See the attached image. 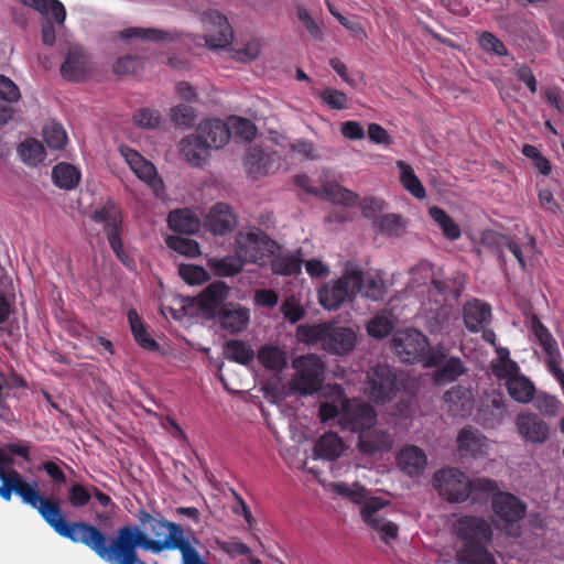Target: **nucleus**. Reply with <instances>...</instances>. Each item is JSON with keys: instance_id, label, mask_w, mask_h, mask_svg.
I'll return each mask as SVG.
<instances>
[{"instance_id": "obj_14", "label": "nucleus", "mask_w": 564, "mask_h": 564, "mask_svg": "<svg viewBox=\"0 0 564 564\" xmlns=\"http://www.w3.org/2000/svg\"><path fill=\"white\" fill-rule=\"evenodd\" d=\"M93 219L97 223H105V231L111 249L117 257L124 262L127 254L122 249L121 235V215L113 203L106 204L102 208L96 210Z\"/></svg>"}, {"instance_id": "obj_11", "label": "nucleus", "mask_w": 564, "mask_h": 564, "mask_svg": "<svg viewBox=\"0 0 564 564\" xmlns=\"http://www.w3.org/2000/svg\"><path fill=\"white\" fill-rule=\"evenodd\" d=\"M205 34L203 39L210 50L225 48L234 41V31L227 18L216 10H207L200 14Z\"/></svg>"}, {"instance_id": "obj_40", "label": "nucleus", "mask_w": 564, "mask_h": 564, "mask_svg": "<svg viewBox=\"0 0 564 564\" xmlns=\"http://www.w3.org/2000/svg\"><path fill=\"white\" fill-rule=\"evenodd\" d=\"M134 341L144 350L160 352L161 346L143 324V319H129Z\"/></svg>"}, {"instance_id": "obj_18", "label": "nucleus", "mask_w": 564, "mask_h": 564, "mask_svg": "<svg viewBox=\"0 0 564 564\" xmlns=\"http://www.w3.org/2000/svg\"><path fill=\"white\" fill-rule=\"evenodd\" d=\"M195 134L210 149H221L230 139V129L220 119H206L196 127Z\"/></svg>"}, {"instance_id": "obj_62", "label": "nucleus", "mask_w": 564, "mask_h": 564, "mask_svg": "<svg viewBox=\"0 0 564 564\" xmlns=\"http://www.w3.org/2000/svg\"><path fill=\"white\" fill-rule=\"evenodd\" d=\"M321 99L333 109L341 110L347 107L348 98L345 93L326 88L319 95Z\"/></svg>"}, {"instance_id": "obj_31", "label": "nucleus", "mask_w": 564, "mask_h": 564, "mask_svg": "<svg viewBox=\"0 0 564 564\" xmlns=\"http://www.w3.org/2000/svg\"><path fill=\"white\" fill-rule=\"evenodd\" d=\"M344 449L341 438L334 432L322 435L314 445V454L327 460L337 459Z\"/></svg>"}, {"instance_id": "obj_58", "label": "nucleus", "mask_w": 564, "mask_h": 564, "mask_svg": "<svg viewBox=\"0 0 564 564\" xmlns=\"http://www.w3.org/2000/svg\"><path fill=\"white\" fill-rule=\"evenodd\" d=\"M447 355L448 349L442 345L429 349L426 347L420 362L426 368L441 367L445 362Z\"/></svg>"}, {"instance_id": "obj_20", "label": "nucleus", "mask_w": 564, "mask_h": 564, "mask_svg": "<svg viewBox=\"0 0 564 564\" xmlns=\"http://www.w3.org/2000/svg\"><path fill=\"white\" fill-rule=\"evenodd\" d=\"M473 392L467 387L456 384L444 394L447 412L454 417H465L473 409Z\"/></svg>"}, {"instance_id": "obj_6", "label": "nucleus", "mask_w": 564, "mask_h": 564, "mask_svg": "<svg viewBox=\"0 0 564 564\" xmlns=\"http://www.w3.org/2000/svg\"><path fill=\"white\" fill-rule=\"evenodd\" d=\"M491 508L497 529L505 531L509 536H519L521 534V521L525 517L527 505L517 496L498 491L492 496Z\"/></svg>"}, {"instance_id": "obj_61", "label": "nucleus", "mask_w": 564, "mask_h": 564, "mask_svg": "<svg viewBox=\"0 0 564 564\" xmlns=\"http://www.w3.org/2000/svg\"><path fill=\"white\" fill-rule=\"evenodd\" d=\"M394 329L393 319H368L367 332L373 338H383Z\"/></svg>"}, {"instance_id": "obj_26", "label": "nucleus", "mask_w": 564, "mask_h": 564, "mask_svg": "<svg viewBox=\"0 0 564 564\" xmlns=\"http://www.w3.org/2000/svg\"><path fill=\"white\" fill-rule=\"evenodd\" d=\"M532 332L547 356V368L560 365L562 362V355L557 343L550 330L541 323V319H532Z\"/></svg>"}, {"instance_id": "obj_23", "label": "nucleus", "mask_w": 564, "mask_h": 564, "mask_svg": "<svg viewBox=\"0 0 564 564\" xmlns=\"http://www.w3.org/2000/svg\"><path fill=\"white\" fill-rule=\"evenodd\" d=\"M397 459L400 469L410 477L420 476L425 469L426 455L415 445L403 447Z\"/></svg>"}, {"instance_id": "obj_42", "label": "nucleus", "mask_w": 564, "mask_h": 564, "mask_svg": "<svg viewBox=\"0 0 564 564\" xmlns=\"http://www.w3.org/2000/svg\"><path fill=\"white\" fill-rule=\"evenodd\" d=\"M397 166L400 170V182L406 191H409L416 198L425 197V189L415 176L413 169L403 161H398Z\"/></svg>"}, {"instance_id": "obj_13", "label": "nucleus", "mask_w": 564, "mask_h": 564, "mask_svg": "<svg viewBox=\"0 0 564 564\" xmlns=\"http://www.w3.org/2000/svg\"><path fill=\"white\" fill-rule=\"evenodd\" d=\"M429 346L426 336L414 328L398 330L391 339V348L402 361L414 364L422 360Z\"/></svg>"}, {"instance_id": "obj_15", "label": "nucleus", "mask_w": 564, "mask_h": 564, "mask_svg": "<svg viewBox=\"0 0 564 564\" xmlns=\"http://www.w3.org/2000/svg\"><path fill=\"white\" fill-rule=\"evenodd\" d=\"M120 153L138 178L151 186L155 193L163 188V182L158 177L155 166L150 161L129 147H120Z\"/></svg>"}, {"instance_id": "obj_34", "label": "nucleus", "mask_w": 564, "mask_h": 564, "mask_svg": "<svg viewBox=\"0 0 564 564\" xmlns=\"http://www.w3.org/2000/svg\"><path fill=\"white\" fill-rule=\"evenodd\" d=\"M406 220L399 214H381L373 220V226L388 237H401L406 231Z\"/></svg>"}, {"instance_id": "obj_59", "label": "nucleus", "mask_w": 564, "mask_h": 564, "mask_svg": "<svg viewBox=\"0 0 564 564\" xmlns=\"http://www.w3.org/2000/svg\"><path fill=\"white\" fill-rule=\"evenodd\" d=\"M490 315V305L478 299H471L463 306V317H489Z\"/></svg>"}, {"instance_id": "obj_45", "label": "nucleus", "mask_w": 564, "mask_h": 564, "mask_svg": "<svg viewBox=\"0 0 564 564\" xmlns=\"http://www.w3.org/2000/svg\"><path fill=\"white\" fill-rule=\"evenodd\" d=\"M18 152L22 160L30 165H36L45 159L43 144L33 138L26 139L22 142L19 145Z\"/></svg>"}, {"instance_id": "obj_2", "label": "nucleus", "mask_w": 564, "mask_h": 564, "mask_svg": "<svg viewBox=\"0 0 564 564\" xmlns=\"http://www.w3.org/2000/svg\"><path fill=\"white\" fill-rule=\"evenodd\" d=\"M0 497L4 501H11L12 495L15 494L22 502L35 509L57 534L74 542L78 522H66L59 502L41 495L35 480L26 481L13 467L0 468Z\"/></svg>"}, {"instance_id": "obj_41", "label": "nucleus", "mask_w": 564, "mask_h": 564, "mask_svg": "<svg viewBox=\"0 0 564 564\" xmlns=\"http://www.w3.org/2000/svg\"><path fill=\"white\" fill-rule=\"evenodd\" d=\"M429 215L441 227L446 238L456 240L460 237L459 226L444 209L437 206H432L429 208Z\"/></svg>"}, {"instance_id": "obj_33", "label": "nucleus", "mask_w": 564, "mask_h": 564, "mask_svg": "<svg viewBox=\"0 0 564 564\" xmlns=\"http://www.w3.org/2000/svg\"><path fill=\"white\" fill-rule=\"evenodd\" d=\"M270 162L271 155L264 153L261 149L253 147L248 150L243 160V165L247 173L252 178H258L268 174Z\"/></svg>"}, {"instance_id": "obj_27", "label": "nucleus", "mask_w": 564, "mask_h": 564, "mask_svg": "<svg viewBox=\"0 0 564 564\" xmlns=\"http://www.w3.org/2000/svg\"><path fill=\"white\" fill-rule=\"evenodd\" d=\"M506 415V403L501 394H496L488 402L481 405L478 411L477 419L485 427L494 429L505 421Z\"/></svg>"}, {"instance_id": "obj_29", "label": "nucleus", "mask_w": 564, "mask_h": 564, "mask_svg": "<svg viewBox=\"0 0 564 564\" xmlns=\"http://www.w3.org/2000/svg\"><path fill=\"white\" fill-rule=\"evenodd\" d=\"M497 358L489 362L490 372L498 380H509L520 372V366L510 358V351L507 347H496Z\"/></svg>"}, {"instance_id": "obj_3", "label": "nucleus", "mask_w": 564, "mask_h": 564, "mask_svg": "<svg viewBox=\"0 0 564 564\" xmlns=\"http://www.w3.org/2000/svg\"><path fill=\"white\" fill-rule=\"evenodd\" d=\"M453 531L463 543L457 557L462 564H496L489 551L494 531L482 517L463 516L453 523Z\"/></svg>"}, {"instance_id": "obj_37", "label": "nucleus", "mask_w": 564, "mask_h": 564, "mask_svg": "<svg viewBox=\"0 0 564 564\" xmlns=\"http://www.w3.org/2000/svg\"><path fill=\"white\" fill-rule=\"evenodd\" d=\"M225 358L248 366L253 361L254 351L249 344L239 339L227 340L224 345Z\"/></svg>"}, {"instance_id": "obj_21", "label": "nucleus", "mask_w": 564, "mask_h": 564, "mask_svg": "<svg viewBox=\"0 0 564 564\" xmlns=\"http://www.w3.org/2000/svg\"><path fill=\"white\" fill-rule=\"evenodd\" d=\"M355 344L356 334L351 329L336 328L328 324L322 348L328 352L344 355L352 350Z\"/></svg>"}, {"instance_id": "obj_56", "label": "nucleus", "mask_w": 564, "mask_h": 564, "mask_svg": "<svg viewBox=\"0 0 564 564\" xmlns=\"http://www.w3.org/2000/svg\"><path fill=\"white\" fill-rule=\"evenodd\" d=\"M245 263L248 262L245 261L237 253L235 257H225L224 259L213 261V265L216 269V271L221 275L228 276L239 273Z\"/></svg>"}, {"instance_id": "obj_51", "label": "nucleus", "mask_w": 564, "mask_h": 564, "mask_svg": "<svg viewBox=\"0 0 564 564\" xmlns=\"http://www.w3.org/2000/svg\"><path fill=\"white\" fill-rule=\"evenodd\" d=\"M328 324L322 325H301L296 329V337L299 341H302L307 345H316L319 344L323 347L324 337L326 334Z\"/></svg>"}, {"instance_id": "obj_39", "label": "nucleus", "mask_w": 564, "mask_h": 564, "mask_svg": "<svg viewBox=\"0 0 564 564\" xmlns=\"http://www.w3.org/2000/svg\"><path fill=\"white\" fill-rule=\"evenodd\" d=\"M54 183L64 189H72L76 187L80 181L79 171L72 164L59 163L53 169Z\"/></svg>"}, {"instance_id": "obj_57", "label": "nucleus", "mask_w": 564, "mask_h": 564, "mask_svg": "<svg viewBox=\"0 0 564 564\" xmlns=\"http://www.w3.org/2000/svg\"><path fill=\"white\" fill-rule=\"evenodd\" d=\"M67 498L74 508H83L87 506L91 499V486L85 487L82 484H73L68 488Z\"/></svg>"}, {"instance_id": "obj_24", "label": "nucleus", "mask_w": 564, "mask_h": 564, "mask_svg": "<svg viewBox=\"0 0 564 564\" xmlns=\"http://www.w3.org/2000/svg\"><path fill=\"white\" fill-rule=\"evenodd\" d=\"M393 441L388 432L366 431L359 434L357 447L362 454L386 453L392 448Z\"/></svg>"}, {"instance_id": "obj_49", "label": "nucleus", "mask_w": 564, "mask_h": 564, "mask_svg": "<svg viewBox=\"0 0 564 564\" xmlns=\"http://www.w3.org/2000/svg\"><path fill=\"white\" fill-rule=\"evenodd\" d=\"M120 37H139L151 41H173L174 35L171 32L158 29L130 28L120 32Z\"/></svg>"}, {"instance_id": "obj_64", "label": "nucleus", "mask_w": 564, "mask_h": 564, "mask_svg": "<svg viewBox=\"0 0 564 564\" xmlns=\"http://www.w3.org/2000/svg\"><path fill=\"white\" fill-rule=\"evenodd\" d=\"M178 271L181 276L189 284H199L208 278V273L197 265L182 264Z\"/></svg>"}, {"instance_id": "obj_53", "label": "nucleus", "mask_w": 564, "mask_h": 564, "mask_svg": "<svg viewBox=\"0 0 564 564\" xmlns=\"http://www.w3.org/2000/svg\"><path fill=\"white\" fill-rule=\"evenodd\" d=\"M170 118L175 126L189 128L196 120V111L192 106L180 104L170 109Z\"/></svg>"}, {"instance_id": "obj_63", "label": "nucleus", "mask_w": 564, "mask_h": 564, "mask_svg": "<svg viewBox=\"0 0 564 564\" xmlns=\"http://www.w3.org/2000/svg\"><path fill=\"white\" fill-rule=\"evenodd\" d=\"M232 130L235 137L240 138L246 142H250L257 134V127L250 120L245 118H237L234 121Z\"/></svg>"}, {"instance_id": "obj_7", "label": "nucleus", "mask_w": 564, "mask_h": 564, "mask_svg": "<svg viewBox=\"0 0 564 564\" xmlns=\"http://www.w3.org/2000/svg\"><path fill=\"white\" fill-rule=\"evenodd\" d=\"M278 250V243L257 227L236 235V252L249 263L263 264Z\"/></svg>"}, {"instance_id": "obj_19", "label": "nucleus", "mask_w": 564, "mask_h": 564, "mask_svg": "<svg viewBox=\"0 0 564 564\" xmlns=\"http://www.w3.org/2000/svg\"><path fill=\"white\" fill-rule=\"evenodd\" d=\"M487 437L471 425L464 426L456 438L457 449L462 456L478 457L487 449Z\"/></svg>"}, {"instance_id": "obj_35", "label": "nucleus", "mask_w": 564, "mask_h": 564, "mask_svg": "<svg viewBox=\"0 0 564 564\" xmlns=\"http://www.w3.org/2000/svg\"><path fill=\"white\" fill-rule=\"evenodd\" d=\"M466 371L467 368L464 366L459 357H451L434 371L433 381L437 386L454 382L460 376L465 375Z\"/></svg>"}, {"instance_id": "obj_22", "label": "nucleus", "mask_w": 564, "mask_h": 564, "mask_svg": "<svg viewBox=\"0 0 564 564\" xmlns=\"http://www.w3.org/2000/svg\"><path fill=\"white\" fill-rule=\"evenodd\" d=\"M236 226L237 217L225 203H217L207 216L206 227L216 235L232 231Z\"/></svg>"}, {"instance_id": "obj_25", "label": "nucleus", "mask_w": 564, "mask_h": 564, "mask_svg": "<svg viewBox=\"0 0 564 564\" xmlns=\"http://www.w3.org/2000/svg\"><path fill=\"white\" fill-rule=\"evenodd\" d=\"M311 194L323 199L344 206H352L357 203L359 196L343 187L337 182H324L318 189H308Z\"/></svg>"}, {"instance_id": "obj_52", "label": "nucleus", "mask_w": 564, "mask_h": 564, "mask_svg": "<svg viewBox=\"0 0 564 564\" xmlns=\"http://www.w3.org/2000/svg\"><path fill=\"white\" fill-rule=\"evenodd\" d=\"M359 292L372 301H381L386 295L387 288L380 276L364 275V283L361 285V291Z\"/></svg>"}, {"instance_id": "obj_36", "label": "nucleus", "mask_w": 564, "mask_h": 564, "mask_svg": "<svg viewBox=\"0 0 564 564\" xmlns=\"http://www.w3.org/2000/svg\"><path fill=\"white\" fill-rule=\"evenodd\" d=\"M227 294L228 286L224 282H214L200 293L198 306L208 312L214 311L224 303Z\"/></svg>"}, {"instance_id": "obj_48", "label": "nucleus", "mask_w": 564, "mask_h": 564, "mask_svg": "<svg viewBox=\"0 0 564 564\" xmlns=\"http://www.w3.org/2000/svg\"><path fill=\"white\" fill-rule=\"evenodd\" d=\"M534 408L542 414L549 417H554L561 410V401L557 397L549 394L544 391L535 392Z\"/></svg>"}, {"instance_id": "obj_5", "label": "nucleus", "mask_w": 564, "mask_h": 564, "mask_svg": "<svg viewBox=\"0 0 564 564\" xmlns=\"http://www.w3.org/2000/svg\"><path fill=\"white\" fill-rule=\"evenodd\" d=\"M364 271L348 262L340 278L326 283L318 292L319 303L327 310H337L346 301H351L361 291Z\"/></svg>"}, {"instance_id": "obj_55", "label": "nucleus", "mask_w": 564, "mask_h": 564, "mask_svg": "<svg viewBox=\"0 0 564 564\" xmlns=\"http://www.w3.org/2000/svg\"><path fill=\"white\" fill-rule=\"evenodd\" d=\"M166 243L171 249L186 257L193 258L200 253L197 241L189 238L171 236L166 238Z\"/></svg>"}, {"instance_id": "obj_10", "label": "nucleus", "mask_w": 564, "mask_h": 564, "mask_svg": "<svg viewBox=\"0 0 564 564\" xmlns=\"http://www.w3.org/2000/svg\"><path fill=\"white\" fill-rule=\"evenodd\" d=\"M376 419V411L370 404L347 398L341 401L338 425L343 431L364 433L375 425Z\"/></svg>"}, {"instance_id": "obj_8", "label": "nucleus", "mask_w": 564, "mask_h": 564, "mask_svg": "<svg viewBox=\"0 0 564 564\" xmlns=\"http://www.w3.org/2000/svg\"><path fill=\"white\" fill-rule=\"evenodd\" d=\"M433 482L438 495L448 502H465L469 498V478L457 468L437 470Z\"/></svg>"}, {"instance_id": "obj_44", "label": "nucleus", "mask_w": 564, "mask_h": 564, "mask_svg": "<svg viewBox=\"0 0 564 564\" xmlns=\"http://www.w3.org/2000/svg\"><path fill=\"white\" fill-rule=\"evenodd\" d=\"M387 506V501L378 497H370L360 509V517L362 521L373 529L382 522L383 518L379 512Z\"/></svg>"}, {"instance_id": "obj_16", "label": "nucleus", "mask_w": 564, "mask_h": 564, "mask_svg": "<svg viewBox=\"0 0 564 564\" xmlns=\"http://www.w3.org/2000/svg\"><path fill=\"white\" fill-rule=\"evenodd\" d=\"M518 433L528 442L545 443L550 437V426L536 413H519L516 419Z\"/></svg>"}, {"instance_id": "obj_50", "label": "nucleus", "mask_w": 564, "mask_h": 564, "mask_svg": "<svg viewBox=\"0 0 564 564\" xmlns=\"http://www.w3.org/2000/svg\"><path fill=\"white\" fill-rule=\"evenodd\" d=\"M216 544L220 551L230 557L246 556L252 564L260 563L259 560L250 557L251 549L246 543L241 542L238 538H232L228 541L217 540Z\"/></svg>"}, {"instance_id": "obj_12", "label": "nucleus", "mask_w": 564, "mask_h": 564, "mask_svg": "<svg viewBox=\"0 0 564 564\" xmlns=\"http://www.w3.org/2000/svg\"><path fill=\"white\" fill-rule=\"evenodd\" d=\"M398 390L397 375L389 366L378 365L368 371L366 391L373 402L390 401Z\"/></svg>"}, {"instance_id": "obj_28", "label": "nucleus", "mask_w": 564, "mask_h": 564, "mask_svg": "<svg viewBox=\"0 0 564 564\" xmlns=\"http://www.w3.org/2000/svg\"><path fill=\"white\" fill-rule=\"evenodd\" d=\"M178 150L183 159L194 167H199L206 162L209 151L195 133L184 137L180 141Z\"/></svg>"}, {"instance_id": "obj_54", "label": "nucleus", "mask_w": 564, "mask_h": 564, "mask_svg": "<svg viewBox=\"0 0 564 564\" xmlns=\"http://www.w3.org/2000/svg\"><path fill=\"white\" fill-rule=\"evenodd\" d=\"M43 137L47 147L54 150L62 149L67 141L65 130L56 122H51L44 127Z\"/></svg>"}, {"instance_id": "obj_38", "label": "nucleus", "mask_w": 564, "mask_h": 564, "mask_svg": "<svg viewBox=\"0 0 564 564\" xmlns=\"http://www.w3.org/2000/svg\"><path fill=\"white\" fill-rule=\"evenodd\" d=\"M258 360L264 368L273 371H282L288 364L285 351L272 345H265L258 351Z\"/></svg>"}, {"instance_id": "obj_4", "label": "nucleus", "mask_w": 564, "mask_h": 564, "mask_svg": "<svg viewBox=\"0 0 564 564\" xmlns=\"http://www.w3.org/2000/svg\"><path fill=\"white\" fill-rule=\"evenodd\" d=\"M465 275L455 273L445 279H433L427 301L423 303L425 314L434 317H448L453 314L457 300L465 288Z\"/></svg>"}, {"instance_id": "obj_1", "label": "nucleus", "mask_w": 564, "mask_h": 564, "mask_svg": "<svg viewBox=\"0 0 564 564\" xmlns=\"http://www.w3.org/2000/svg\"><path fill=\"white\" fill-rule=\"evenodd\" d=\"M138 520L140 527L127 524L117 530L113 538H108L97 527L78 521V530L74 543H82L90 549L102 561L124 557L135 561L138 549L159 554L165 550H178L182 564H191L200 554L192 545L198 543L192 529H185L180 523L164 519L160 513L151 514L144 509L139 510Z\"/></svg>"}, {"instance_id": "obj_32", "label": "nucleus", "mask_w": 564, "mask_h": 564, "mask_svg": "<svg viewBox=\"0 0 564 564\" xmlns=\"http://www.w3.org/2000/svg\"><path fill=\"white\" fill-rule=\"evenodd\" d=\"M167 223L173 231L191 235L198 231L199 219L189 209H176L169 214Z\"/></svg>"}, {"instance_id": "obj_60", "label": "nucleus", "mask_w": 564, "mask_h": 564, "mask_svg": "<svg viewBox=\"0 0 564 564\" xmlns=\"http://www.w3.org/2000/svg\"><path fill=\"white\" fill-rule=\"evenodd\" d=\"M133 121L137 126L141 128L155 129L161 123V116L159 111L149 108H143L134 115Z\"/></svg>"}, {"instance_id": "obj_46", "label": "nucleus", "mask_w": 564, "mask_h": 564, "mask_svg": "<svg viewBox=\"0 0 564 564\" xmlns=\"http://www.w3.org/2000/svg\"><path fill=\"white\" fill-rule=\"evenodd\" d=\"M14 455L29 462L30 446L26 444L8 443L4 447H0V468L13 467Z\"/></svg>"}, {"instance_id": "obj_17", "label": "nucleus", "mask_w": 564, "mask_h": 564, "mask_svg": "<svg viewBox=\"0 0 564 564\" xmlns=\"http://www.w3.org/2000/svg\"><path fill=\"white\" fill-rule=\"evenodd\" d=\"M90 72L89 57L83 47L70 44L66 52L65 62L61 65V75L68 82H78Z\"/></svg>"}, {"instance_id": "obj_9", "label": "nucleus", "mask_w": 564, "mask_h": 564, "mask_svg": "<svg viewBox=\"0 0 564 564\" xmlns=\"http://www.w3.org/2000/svg\"><path fill=\"white\" fill-rule=\"evenodd\" d=\"M296 373L293 378L294 389L301 394H312L319 390L324 377L322 360L315 355L301 356L293 360Z\"/></svg>"}, {"instance_id": "obj_43", "label": "nucleus", "mask_w": 564, "mask_h": 564, "mask_svg": "<svg viewBox=\"0 0 564 564\" xmlns=\"http://www.w3.org/2000/svg\"><path fill=\"white\" fill-rule=\"evenodd\" d=\"M24 6L30 7L41 14L52 13L58 24H63L66 18L64 6L58 0H20Z\"/></svg>"}, {"instance_id": "obj_47", "label": "nucleus", "mask_w": 564, "mask_h": 564, "mask_svg": "<svg viewBox=\"0 0 564 564\" xmlns=\"http://www.w3.org/2000/svg\"><path fill=\"white\" fill-rule=\"evenodd\" d=\"M333 490L340 497H344L356 505H362L368 499L367 490L364 486L355 482L354 485H348L346 482H335L332 485Z\"/></svg>"}, {"instance_id": "obj_30", "label": "nucleus", "mask_w": 564, "mask_h": 564, "mask_svg": "<svg viewBox=\"0 0 564 564\" xmlns=\"http://www.w3.org/2000/svg\"><path fill=\"white\" fill-rule=\"evenodd\" d=\"M506 389L512 400L523 404L530 403L536 392L533 381L521 372L513 376V378H509L506 382Z\"/></svg>"}]
</instances>
